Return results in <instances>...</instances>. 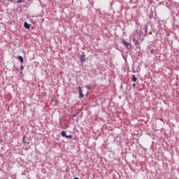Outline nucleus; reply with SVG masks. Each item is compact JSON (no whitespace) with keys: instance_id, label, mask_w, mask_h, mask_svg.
Instances as JSON below:
<instances>
[{"instance_id":"obj_1","label":"nucleus","mask_w":179,"mask_h":179,"mask_svg":"<svg viewBox=\"0 0 179 179\" xmlns=\"http://www.w3.org/2000/svg\"><path fill=\"white\" fill-rule=\"evenodd\" d=\"M123 44L124 45V47H126V48H127V50H131V43H129L127 41H123Z\"/></svg>"},{"instance_id":"obj_2","label":"nucleus","mask_w":179,"mask_h":179,"mask_svg":"<svg viewBox=\"0 0 179 179\" xmlns=\"http://www.w3.org/2000/svg\"><path fill=\"white\" fill-rule=\"evenodd\" d=\"M78 90H79L80 99H83L84 95H83V92H82V88L79 87Z\"/></svg>"},{"instance_id":"obj_3","label":"nucleus","mask_w":179,"mask_h":179,"mask_svg":"<svg viewBox=\"0 0 179 179\" xmlns=\"http://www.w3.org/2000/svg\"><path fill=\"white\" fill-rule=\"evenodd\" d=\"M51 103L52 106H57L58 104V101H57V99H55V98H52L51 99Z\"/></svg>"},{"instance_id":"obj_4","label":"nucleus","mask_w":179,"mask_h":179,"mask_svg":"<svg viewBox=\"0 0 179 179\" xmlns=\"http://www.w3.org/2000/svg\"><path fill=\"white\" fill-rule=\"evenodd\" d=\"M31 25L30 24H28L27 22H24V27H25V29H30V27H31Z\"/></svg>"},{"instance_id":"obj_5","label":"nucleus","mask_w":179,"mask_h":179,"mask_svg":"<svg viewBox=\"0 0 179 179\" xmlns=\"http://www.w3.org/2000/svg\"><path fill=\"white\" fill-rule=\"evenodd\" d=\"M80 62H82V64H83V62H85V55H80Z\"/></svg>"},{"instance_id":"obj_6","label":"nucleus","mask_w":179,"mask_h":179,"mask_svg":"<svg viewBox=\"0 0 179 179\" xmlns=\"http://www.w3.org/2000/svg\"><path fill=\"white\" fill-rule=\"evenodd\" d=\"M18 59L21 64V65L23 64V57L22 56H18Z\"/></svg>"},{"instance_id":"obj_7","label":"nucleus","mask_w":179,"mask_h":179,"mask_svg":"<svg viewBox=\"0 0 179 179\" xmlns=\"http://www.w3.org/2000/svg\"><path fill=\"white\" fill-rule=\"evenodd\" d=\"M138 80V78L135 76V75L132 76V81L133 82H136Z\"/></svg>"},{"instance_id":"obj_8","label":"nucleus","mask_w":179,"mask_h":179,"mask_svg":"<svg viewBox=\"0 0 179 179\" xmlns=\"http://www.w3.org/2000/svg\"><path fill=\"white\" fill-rule=\"evenodd\" d=\"M62 136H64V138H66V133L65 131H62L61 133Z\"/></svg>"},{"instance_id":"obj_9","label":"nucleus","mask_w":179,"mask_h":179,"mask_svg":"<svg viewBox=\"0 0 179 179\" xmlns=\"http://www.w3.org/2000/svg\"><path fill=\"white\" fill-rule=\"evenodd\" d=\"M24 138H26V136H24V137H23V141H22L23 143H27V145H29L30 143L24 140Z\"/></svg>"},{"instance_id":"obj_10","label":"nucleus","mask_w":179,"mask_h":179,"mask_svg":"<svg viewBox=\"0 0 179 179\" xmlns=\"http://www.w3.org/2000/svg\"><path fill=\"white\" fill-rule=\"evenodd\" d=\"M66 138H67V139H71V138H72V136H71V135H69V136H66Z\"/></svg>"},{"instance_id":"obj_11","label":"nucleus","mask_w":179,"mask_h":179,"mask_svg":"<svg viewBox=\"0 0 179 179\" xmlns=\"http://www.w3.org/2000/svg\"><path fill=\"white\" fill-rule=\"evenodd\" d=\"M150 52H151V54H155V52L153 51V49L151 50Z\"/></svg>"},{"instance_id":"obj_12","label":"nucleus","mask_w":179,"mask_h":179,"mask_svg":"<svg viewBox=\"0 0 179 179\" xmlns=\"http://www.w3.org/2000/svg\"><path fill=\"white\" fill-rule=\"evenodd\" d=\"M20 2H22V0H18L17 1V3H20Z\"/></svg>"},{"instance_id":"obj_13","label":"nucleus","mask_w":179,"mask_h":179,"mask_svg":"<svg viewBox=\"0 0 179 179\" xmlns=\"http://www.w3.org/2000/svg\"><path fill=\"white\" fill-rule=\"evenodd\" d=\"M20 68H21V70H22V69H23V68H24V67H23V65H22V64H21Z\"/></svg>"},{"instance_id":"obj_14","label":"nucleus","mask_w":179,"mask_h":179,"mask_svg":"<svg viewBox=\"0 0 179 179\" xmlns=\"http://www.w3.org/2000/svg\"><path fill=\"white\" fill-rule=\"evenodd\" d=\"M135 86H136V84H133V87H135Z\"/></svg>"}]
</instances>
